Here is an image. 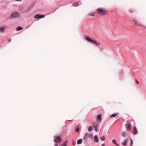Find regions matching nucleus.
I'll list each match as a JSON object with an SVG mask.
<instances>
[{
    "label": "nucleus",
    "instance_id": "nucleus-1",
    "mask_svg": "<svg viewBox=\"0 0 146 146\" xmlns=\"http://www.w3.org/2000/svg\"><path fill=\"white\" fill-rule=\"evenodd\" d=\"M85 37L86 40L88 42L95 44L97 46H99L101 44L100 42H97L96 40L91 39L90 37L86 36H85Z\"/></svg>",
    "mask_w": 146,
    "mask_h": 146
},
{
    "label": "nucleus",
    "instance_id": "nucleus-2",
    "mask_svg": "<svg viewBox=\"0 0 146 146\" xmlns=\"http://www.w3.org/2000/svg\"><path fill=\"white\" fill-rule=\"evenodd\" d=\"M96 10L98 13L100 15H104L106 13V11L104 9L101 8H98Z\"/></svg>",
    "mask_w": 146,
    "mask_h": 146
},
{
    "label": "nucleus",
    "instance_id": "nucleus-3",
    "mask_svg": "<svg viewBox=\"0 0 146 146\" xmlns=\"http://www.w3.org/2000/svg\"><path fill=\"white\" fill-rule=\"evenodd\" d=\"M20 16V14L17 12H15L12 13L11 15V17L12 18H18Z\"/></svg>",
    "mask_w": 146,
    "mask_h": 146
},
{
    "label": "nucleus",
    "instance_id": "nucleus-4",
    "mask_svg": "<svg viewBox=\"0 0 146 146\" xmlns=\"http://www.w3.org/2000/svg\"><path fill=\"white\" fill-rule=\"evenodd\" d=\"M133 22L136 26H140L141 25V23L135 19H133Z\"/></svg>",
    "mask_w": 146,
    "mask_h": 146
},
{
    "label": "nucleus",
    "instance_id": "nucleus-5",
    "mask_svg": "<svg viewBox=\"0 0 146 146\" xmlns=\"http://www.w3.org/2000/svg\"><path fill=\"white\" fill-rule=\"evenodd\" d=\"M126 129L128 131H130L131 130V125L129 123L126 124L125 125Z\"/></svg>",
    "mask_w": 146,
    "mask_h": 146
},
{
    "label": "nucleus",
    "instance_id": "nucleus-6",
    "mask_svg": "<svg viewBox=\"0 0 146 146\" xmlns=\"http://www.w3.org/2000/svg\"><path fill=\"white\" fill-rule=\"evenodd\" d=\"M61 141V139L59 136H57L55 137L54 141L56 143H59Z\"/></svg>",
    "mask_w": 146,
    "mask_h": 146
},
{
    "label": "nucleus",
    "instance_id": "nucleus-7",
    "mask_svg": "<svg viewBox=\"0 0 146 146\" xmlns=\"http://www.w3.org/2000/svg\"><path fill=\"white\" fill-rule=\"evenodd\" d=\"M44 17L45 15H40L38 14H37L35 16L34 18L35 19L37 18L39 19L41 18H44Z\"/></svg>",
    "mask_w": 146,
    "mask_h": 146
},
{
    "label": "nucleus",
    "instance_id": "nucleus-8",
    "mask_svg": "<svg viewBox=\"0 0 146 146\" xmlns=\"http://www.w3.org/2000/svg\"><path fill=\"white\" fill-rule=\"evenodd\" d=\"M7 28V27L5 26H4L0 27V32H3L4 31V30Z\"/></svg>",
    "mask_w": 146,
    "mask_h": 146
},
{
    "label": "nucleus",
    "instance_id": "nucleus-9",
    "mask_svg": "<svg viewBox=\"0 0 146 146\" xmlns=\"http://www.w3.org/2000/svg\"><path fill=\"white\" fill-rule=\"evenodd\" d=\"M133 133L134 135H136L137 133V130L136 127H133Z\"/></svg>",
    "mask_w": 146,
    "mask_h": 146
},
{
    "label": "nucleus",
    "instance_id": "nucleus-10",
    "mask_svg": "<svg viewBox=\"0 0 146 146\" xmlns=\"http://www.w3.org/2000/svg\"><path fill=\"white\" fill-rule=\"evenodd\" d=\"M128 140L127 139H125L124 141L122 143V144L124 146H126V144L127 143Z\"/></svg>",
    "mask_w": 146,
    "mask_h": 146
},
{
    "label": "nucleus",
    "instance_id": "nucleus-11",
    "mask_svg": "<svg viewBox=\"0 0 146 146\" xmlns=\"http://www.w3.org/2000/svg\"><path fill=\"white\" fill-rule=\"evenodd\" d=\"M94 141L96 143H98L99 142V140L98 138V137L96 135H95L94 136Z\"/></svg>",
    "mask_w": 146,
    "mask_h": 146
},
{
    "label": "nucleus",
    "instance_id": "nucleus-12",
    "mask_svg": "<svg viewBox=\"0 0 146 146\" xmlns=\"http://www.w3.org/2000/svg\"><path fill=\"white\" fill-rule=\"evenodd\" d=\"M112 143L115 144L117 146H120L119 145L117 144L115 140L114 139H113L112 140Z\"/></svg>",
    "mask_w": 146,
    "mask_h": 146
},
{
    "label": "nucleus",
    "instance_id": "nucleus-13",
    "mask_svg": "<svg viewBox=\"0 0 146 146\" xmlns=\"http://www.w3.org/2000/svg\"><path fill=\"white\" fill-rule=\"evenodd\" d=\"M102 114H101L98 115L97 116V119L100 120H101L102 118Z\"/></svg>",
    "mask_w": 146,
    "mask_h": 146
},
{
    "label": "nucleus",
    "instance_id": "nucleus-14",
    "mask_svg": "<svg viewBox=\"0 0 146 146\" xmlns=\"http://www.w3.org/2000/svg\"><path fill=\"white\" fill-rule=\"evenodd\" d=\"M90 136V135L88 133H86L85 134V136L84 137V138L86 139L88 137H89Z\"/></svg>",
    "mask_w": 146,
    "mask_h": 146
},
{
    "label": "nucleus",
    "instance_id": "nucleus-15",
    "mask_svg": "<svg viewBox=\"0 0 146 146\" xmlns=\"http://www.w3.org/2000/svg\"><path fill=\"white\" fill-rule=\"evenodd\" d=\"M82 141V140L81 139H79L77 142V144H81Z\"/></svg>",
    "mask_w": 146,
    "mask_h": 146
},
{
    "label": "nucleus",
    "instance_id": "nucleus-16",
    "mask_svg": "<svg viewBox=\"0 0 146 146\" xmlns=\"http://www.w3.org/2000/svg\"><path fill=\"white\" fill-rule=\"evenodd\" d=\"M95 129V130L96 132H98V126H96V125H95L94 127Z\"/></svg>",
    "mask_w": 146,
    "mask_h": 146
},
{
    "label": "nucleus",
    "instance_id": "nucleus-17",
    "mask_svg": "<svg viewBox=\"0 0 146 146\" xmlns=\"http://www.w3.org/2000/svg\"><path fill=\"white\" fill-rule=\"evenodd\" d=\"M121 135L123 137H125L126 135V133L125 132H123L121 133Z\"/></svg>",
    "mask_w": 146,
    "mask_h": 146
},
{
    "label": "nucleus",
    "instance_id": "nucleus-18",
    "mask_svg": "<svg viewBox=\"0 0 146 146\" xmlns=\"http://www.w3.org/2000/svg\"><path fill=\"white\" fill-rule=\"evenodd\" d=\"M93 129V128L91 126H89L88 128V130L89 131H91Z\"/></svg>",
    "mask_w": 146,
    "mask_h": 146
},
{
    "label": "nucleus",
    "instance_id": "nucleus-19",
    "mask_svg": "<svg viewBox=\"0 0 146 146\" xmlns=\"http://www.w3.org/2000/svg\"><path fill=\"white\" fill-rule=\"evenodd\" d=\"M117 115V114L115 113L111 115L110 117H112L116 116Z\"/></svg>",
    "mask_w": 146,
    "mask_h": 146
},
{
    "label": "nucleus",
    "instance_id": "nucleus-20",
    "mask_svg": "<svg viewBox=\"0 0 146 146\" xmlns=\"http://www.w3.org/2000/svg\"><path fill=\"white\" fill-rule=\"evenodd\" d=\"M67 144V142L66 141H65L64 142L63 144L61 146H66Z\"/></svg>",
    "mask_w": 146,
    "mask_h": 146
},
{
    "label": "nucleus",
    "instance_id": "nucleus-21",
    "mask_svg": "<svg viewBox=\"0 0 146 146\" xmlns=\"http://www.w3.org/2000/svg\"><path fill=\"white\" fill-rule=\"evenodd\" d=\"M79 129V127L78 126H76V128L75 129V131L76 132H78Z\"/></svg>",
    "mask_w": 146,
    "mask_h": 146
},
{
    "label": "nucleus",
    "instance_id": "nucleus-22",
    "mask_svg": "<svg viewBox=\"0 0 146 146\" xmlns=\"http://www.w3.org/2000/svg\"><path fill=\"white\" fill-rule=\"evenodd\" d=\"M93 125L94 127L95 125H96V126H98V124L97 122H94L93 123Z\"/></svg>",
    "mask_w": 146,
    "mask_h": 146
},
{
    "label": "nucleus",
    "instance_id": "nucleus-23",
    "mask_svg": "<svg viewBox=\"0 0 146 146\" xmlns=\"http://www.w3.org/2000/svg\"><path fill=\"white\" fill-rule=\"evenodd\" d=\"M22 29V28L21 27H19L17 28V31H20Z\"/></svg>",
    "mask_w": 146,
    "mask_h": 146
},
{
    "label": "nucleus",
    "instance_id": "nucleus-24",
    "mask_svg": "<svg viewBox=\"0 0 146 146\" xmlns=\"http://www.w3.org/2000/svg\"><path fill=\"white\" fill-rule=\"evenodd\" d=\"M94 13L93 12L89 14V15L92 16L94 15Z\"/></svg>",
    "mask_w": 146,
    "mask_h": 146
},
{
    "label": "nucleus",
    "instance_id": "nucleus-25",
    "mask_svg": "<svg viewBox=\"0 0 146 146\" xmlns=\"http://www.w3.org/2000/svg\"><path fill=\"white\" fill-rule=\"evenodd\" d=\"M105 137L104 136H102L101 137V140L102 141H104L105 140Z\"/></svg>",
    "mask_w": 146,
    "mask_h": 146
},
{
    "label": "nucleus",
    "instance_id": "nucleus-26",
    "mask_svg": "<svg viewBox=\"0 0 146 146\" xmlns=\"http://www.w3.org/2000/svg\"><path fill=\"white\" fill-rule=\"evenodd\" d=\"M130 141H131V145H130V146H132V145L133 144V142L132 140L131 139H130Z\"/></svg>",
    "mask_w": 146,
    "mask_h": 146
},
{
    "label": "nucleus",
    "instance_id": "nucleus-27",
    "mask_svg": "<svg viewBox=\"0 0 146 146\" xmlns=\"http://www.w3.org/2000/svg\"><path fill=\"white\" fill-rule=\"evenodd\" d=\"M135 80L137 83V84H139V81L137 80V79H135Z\"/></svg>",
    "mask_w": 146,
    "mask_h": 146
},
{
    "label": "nucleus",
    "instance_id": "nucleus-28",
    "mask_svg": "<svg viewBox=\"0 0 146 146\" xmlns=\"http://www.w3.org/2000/svg\"><path fill=\"white\" fill-rule=\"evenodd\" d=\"M54 146H58V145L57 144H55L54 145Z\"/></svg>",
    "mask_w": 146,
    "mask_h": 146
},
{
    "label": "nucleus",
    "instance_id": "nucleus-29",
    "mask_svg": "<svg viewBox=\"0 0 146 146\" xmlns=\"http://www.w3.org/2000/svg\"><path fill=\"white\" fill-rule=\"evenodd\" d=\"M76 143V142H73V144L74 145H75Z\"/></svg>",
    "mask_w": 146,
    "mask_h": 146
},
{
    "label": "nucleus",
    "instance_id": "nucleus-30",
    "mask_svg": "<svg viewBox=\"0 0 146 146\" xmlns=\"http://www.w3.org/2000/svg\"><path fill=\"white\" fill-rule=\"evenodd\" d=\"M102 146H105V144H102Z\"/></svg>",
    "mask_w": 146,
    "mask_h": 146
}]
</instances>
